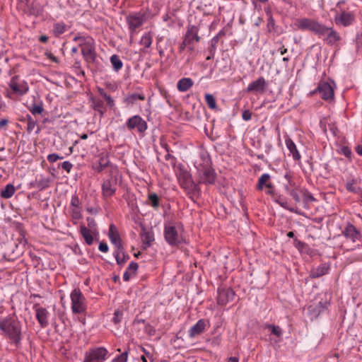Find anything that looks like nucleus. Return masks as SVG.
Listing matches in <instances>:
<instances>
[{
    "mask_svg": "<svg viewBox=\"0 0 362 362\" xmlns=\"http://www.w3.org/2000/svg\"><path fill=\"white\" fill-rule=\"evenodd\" d=\"M1 334L13 344L16 347L21 344L22 339V326L21 322L14 315L0 317Z\"/></svg>",
    "mask_w": 362,
    "mask_h": 362,
    "instance_id": "obj_1",
    "label": "nucleus"
},
{
    "mask_svg": "<svg viewBox=\"0 0 362 362\" xmlns=\"http://www.w3.org/2000/svg\"><path fill=\"white\" fill-rule=\"evenodd\" d=\"M71 309L73 315H78V320L86 323L88 303L83 293L79 288H74L70 293Z\"/></svg>",
    "mask_w": 362,
    "mask_h": 362,
    "instance_id": "obj_2",
    "label": "nucleus"
},
{
    "mask_svg": "<svg viewBox=\"0 0 362 362\" xmlns=\"http://www.w3.org/2000/svg\"><path fill=\"white\" fill-rule=\"evenodd\" d=\"M175 173L180 186L184 189L187 194L192 193L196 188V185L192 179L189 172L185 168L182 164H179L175 168Z\"/></svg>",
    "mask_w": 362,
    "mask_h": 362,
    "instance_id": "obj_3",
    "label": "nucleus"
},
{
    "mask_svg": "<svg viewBox=\"0 0 362 362\" xmlns=\"http://www.w3.org/2000/svg\"><path fill=\"white\" fill-rule=\"evenodd\" d=\"M344 1H339L337 4V10L334 15V22L337 25L348 27L355 21L356 16L353 11H346L341 7Z\"/></svg>",
    "mask_w": 362,
    "mask_h": 362,
    "instance_id": "obj_4",
    "label": "nucleus"
},
{
    "mask_svg": "<svg viewBox=\"0 0 362 362\" xmlns=\"http://www.w3.org/2000/svg\"><path fill=\"white\" fill-rule=\"evenodd\" d=\"M323 23L314 18H298L294 23L296 29L303 31H310L316 35H319L323 26Z\"/></svg>",
    "mask_w": 362,
    "mask_h": 362,
    "instance_id": "obj_5",
    "label": "nucleus"
},
{
    "mask_svg": "<svg viewBox=\"0 0 362 362\" xmlns=\"http://www.w3.org/2000/svg\"><path fill=\"white\" fill-rule=\"evenodd\" d=\"M146 20V14L141 11L132 12L127 16L126 22L128 25L131 38L138 33L137 29L143 25Z\"/></svg>",
    "mask_w": 362,
    "mask_h": 362,
    "instance_id": "obj_6",
    "label": "nucleus"
},
{
    "mask_svg": "<svg viewBox=\"0 0 362 362\" xmlns=\"http://www.w3.org/2000/svg\"><path fill=\"white\" fill-rule=\"evenodd\" d=\"M164 237L166 242L170 245H177L183 241L181 228L172 224L165 225Z\"/></svg>",
    "mask_w": 362,
    "mask_h": 362,
    "instance_id": "obj_7",
    "label": "nucleus"
},
{
    "mask_svg": "<svg viewBox=\"0 0 362 362\" xmlns=\"http://www.w3.org/2000/svg\"><path fill=\"white\" fill-rule=\"evenodd\" d=\"M334 86L335 84L334 81L328 82L325 81H321L318 83L317 88L310 92V95H313L318 93L323 100L326 101H331L333 100L334 95Z\"/></svg>",
    "mask_w": 362,
    "mask_h": 362,
    "instance_id": "obj_8",
    "label": "nucleus"
},
{
    "mask_svg": "<svg viewBox=\"0 0 362 362\" xmlns=\"http://www.w3.org/2000/svg\"><path fill=\"white\" fill-rule=\"evenodd\" d=\"M318 37L322 38L323 41L329 45H337L341 40L340 34L332 27L323 25Z\"/></svg>",
    "mask_w": 362,
    "mask_h": 362,
    "instance_id": "obj_9",
    "label": "nucleus"
},
{
    "mask_svg": "<svg viewBox=\"0 0 362 362\" xmlns=\"http://www.w3.org/2000/svg\"><path fill=\"white\" fill-rule=\"evenodd\" d=\"M8 86L12 93L20 96L27 94L30 89L28 82L21 79L18 76H14L11 78Z\"/></svg>",
    "mask_w": 362,
    "mask_h": 362,
    "instance_id": "obj_10",
    "label": "nucleus"
},
{
    "mask_svg": "<svg viewBox=\"0 0 362 362\" xmlns=\"http://www.w3.org/2000/svg\"><path fill=\"white\" fill-rule=\"evenodd\" d=\"M108 354L107 350L104 347H97L90 349L86 353L83 362H103Z\"/></svg>",
    "mask_w": 362,
    "mask_h": 362,
    "instance_id": "obj_11",
    "label": "nucleus"
},
{
    "mask_svg": "<svg viewBox=\"0 0 362 362\" xmlns=\"http://www.w3.org/2000/svg\"><path fill=\"white\" fill-rule=\"evenodd\" d=\"M129 130H133L136 128L140 133H144L148 128L146 122L139 115H134L129 118L126 122Z\"/></svg>",
    "mask_w": 362,
    "mask_h": 362,
    "instance_id": "obj_12",
    "label": "nucleus"
},
{
    "mask_svg": "<svg viewBox=\"0 0 362 362\" xmlns=\"http://www.w3.org/2000/svg\"><path fill=\"white\" fill-rule=\"evenodd\" d=\"M33 310L35 312L36 319L42 328H45L49 325V311L43 307L40 306L39 304L33 305Z\"/></svg>",
    "mask_w": 362,
    "mask_h": 362,
    "instance_id": "obj_13",
    "label": "nucleus"
},
{
    "mask_svg": "<svg viewBox=\"0 0 362 362\" xmlns=\"http://www.w3.org/2000/svg\"><path fill=\"white\" fill-rule=\"evenodd\" d=\"M209 327L210 323L208 320L200 319L189 329L188 336L189 338L193 339L197 336L202 334L205 329Z\"/></svg>",
    "mask_w": 362,
    "mask_h": 362,
    "instance_id": "obj_14",
    "label": "nucleus"
},
{
    "mask_svg": "<svg viewBox=\"0 0 362 362\" xmlns=\"http://www.w3.org/2000/svg\"><path fill=\"white\" fill-rule=\"evenodd\" d=\"M117 190V180L110 177L105 180L102 185V194L103 197L107 198L112 197Z\"/></svg>",
    "mask_w": 362,
    "mask_h": 362,
    "instance_id": "obj_15",
    "label": "nucleus"
},
{
    "mask_svg": "<svg viewBox=\"0 0 362 362\" xmlns=\"http://www.w3.org/2000/svg\"><path fill=\"white\" fill-rule=\"evenodd\" d=\"M81 53L84 59L87 62H93L96 58V52L95 50V41L93 40L86 45L82 46Z\"/></svg>",
    "mask_w": 362,
    "mask_h": 362,
    "instance_id": "obj_16",
    "label": "nucleus"
},
{
    "mask_svg": "<svg viewBox=\"0 0 362 362\" xmlns=\"http://www.w3.org/2000/svg\"><path fill=\"white\" fill-rule=\"evenodd\" d=\"M235 293L231 288H218L217 302L223 305L233 300Z\"/></svg>",
    "mask_w": 362,
    "mask_h": 362,
    "instance_id": "obj_17",
    "label": "nucleus"
},
{
    "mask_svg": "<svg viewBox=\"0 0 362 362\" xmlns=\"http://www.w3.org/2000/svg\"><path fill=\"white\" fill-rule=\"evenodd\" d=\"M267 87V82L264 77H259L257 80L250 83L246 91L248 93H264Z\"/></svg>",
    "mask_w": 362,
    "mask_h": 362,
    "instance_id": "obj_18",
    "label": "nucleus"
},
{
    "mask_svg": "<svg viewBox=\"0 0 362 362\" xmlns=\"http://www.w3.org/2000/svg\"><path fill=\"white\" fill-rule=\"evenodd\" d=\"M199 28L196 25H189L187 32L185 35L184 40L185 42L189 45H192L194 42H199L201 37L198 35Z\"/></svg>",
    "mask_w": 362,
    "mask_h": 362,
    "instance_id": "obj_19",
    "label": "nucleus"
},
{
    "mask_svg": "<svg viewBox=\"0 0 362 362\" xmlns=\"http://www.w3.org/2000/svg\"><path fill=\"white\" fill-rule=\"evenodd\" d=\"M108 235L111 243L115 246L116 249L123 247L119 232L114 224L110 226Z\"/></svg>",
    "mask_w": 362,
    "mask_h": 362,
    "instance_id": "obj_20",
    "label": "nucleus"
},
{
    "mask_svg": "<svg viewBox=\"0 0 362 362\" xmlns=\"http://www.w3.org/2000/svg\"><path fill=\"white\" fill-rule=\"evenodd\" d=\"M342 234L346 238L351 240L354 243L356 242L361 236L360 232L351 223H348L346 225L342 230Z\"/></svg>",
    "mask_w": 362,
    "mask_h": 362,
    "instance_id": "obj_21",
    "label": "nucleus"
},
{
    "mask_svg": "<svg viewBox=\"0 0 362 362\" xmlns=\"http://www.w3.org/2000/svg\"><path fill=\"white\" fill-rule=\"evenodd\" d=\"M140 238L144 249L150 247L154 241L153 233L151 230L146 229L144 227L141 228Z\"/></svg>",
    "mask_w": 362,
    "mask_h": 362,
    "instance_id": "obj_22",
    "label": "nucleus"
},
{
    "mask_svg": "<svg viewBox=\"0 0 362 362\" xmlns=\"http://www.w3.org/2000/svg\"><path fill=\"white\" fill-rule=\"evenodd\" d=\"M50 182L51 180L49 177L40 175L35 178L34 182L30 183V185L40 191H42L49 187Z\"/></svg>",
    "mask_w": 362,
    "mask_h": 362,
    "instance_id": "obj_23",
    "label": "nucleus"
},
{
    "mask_svg": "<svg viewBox=\"0 0 362 362\" xmlns=\"http://www.w3.org/2000/svg\"><path fill=\"white\" fill-rule=\"evenodd\" d=\"M286 146L290 152V155L292 156L294 160L299 161L301 158V156L297 149L296 145L293 140L288 136L285 139Z\"/></svg>",
    "mask_w": 362,
    "mask_h": 362,
    "instance_id": "obj_24",
    "label": "nucleus"
},
{
    "mask_svg": "<svg viewBox=\"0 0 362 362\" xmlns=\"http://www.w3.org/2000/svg\"><path fill=\"white\" fill-rule=\"evenodd\" d=\"M90 100L91 102V107L94 110L99 112L100 117H103L106 111V107L104 101L101 98L95 96H91Z\"/></svg>",
    "mask_w": 362,
    "mask_h": 362,
    "instance_id": "obj_25",
    "label": "nucleus"
},
{
    "mask_svg": "<svg viewBox=\"0 0 362 362\" xmlns=\"http://www.w3.org/2000/svg\"><path fill=\"white\" fill-rule=\"evenodd\" d=\"M216 173L211 168H207L204 169L203 175L201 177L202 182L206 185H211L215 182Z\"/></svg>",
    "mask_w": 362,
    "mask_h": 362,
    "instance_id": "obj_26",
    "label": "nucleus"
},
{
    "mask_svg": "<svg viewBox=\"0 0 362 362\" xmlns=\"http://www.w3.org/2000/svg\"><path fill=\"white\" fill-rule=\"evenodd\" d=\"M194 85V81L190 78H182L177 83V88L180 92L189 90Z\"/></svg>",
    "mask_w": 362,
    "mask_h": 362,
    "instance_id": "obj_27",
    "label": "nucleus"
},
{
    "mask_svg": "<svg viewBox=\"0 0 362 362\" xmlns=\"http://www.w3.org/2000/svg\"><path fill=\"white\" fill-rule=\"evenodd\" d=\"M80 233L86 243L88 245H91L93 243V235H95V232L93 231L92 230H89L86 226L81 225L80 226Z\"/></svg>",
    "mask_w": 362,
    "mask_h": 362,
    "instance_id": "obj_28",
    "label": "nucleus"
},
{
    "mask_svg": "<svg viewBox=\"0 0 362 362\" xmlns=\"http://www.w3.org/2000/svg\"><path fill=\"white\" fill-rule=\"evenodd\" d=\"M138 267L139 266L137 263L134 262H131L123 274L124 281H128L132 277L135 276Z\"/></svg>",
    "mask_w": 362,
    "mask_h": 362,
    "instance_id": "obj_29",
    "label": "nucleus"
},
{
    "mask_svg": "<svg viewBox=\"0 0 362 362\" xmlns=\"http://www.w3.org/2000/svg\"><path fill=\"white\" fill-rule=\"evenodd\" d=\"M329 270V266L324 264H321L315 269L311 270L310 276L312 279L319 278L328 273Z\"/></svg>",
    "mask_w": 362,
    "mask_h": 362,
    "instance_id": "obj_30",
    "label": "nucleus"
},
{
    "mask_svg": "<svg viewBox=\"0 0 362 362\" xmlns=\"http://www.w3.org/2000/svg\"><path fill=\"white\" fill-rule=\"evenodd\" d=\"M68 30V27L64 22H56L53 25L52 33L55 37H59Z\"/></svg>",
    "mask_w": 362,
    "mask_h": 362,
    "instance_id": "obj_31",
    "label": "nucleus"
},
{
    "mask_svg": "<svg viewBox=\"0 0 362 362\" xmlns=\"http://www.w3.org/2000/svg\"><path fill=\"white\" fill-rule=\"evenodd\" d=\"M93 39L87 34H83L81 33H78L75 35L73 40L76 42L78 43L79 47H82V46L86 45V43L90 42Z\"/></svg>",
    "mask_w": 362,
    "mask_h": 362,
    "instance_id": "obj_32",
    "label": "nucleus"
},
{
    "mask_svg": "<svg viewBox=\"0 0 362 362\" xmlns=\"http://www.w3.org/2000/svg\"><path fill=\"white\" fill-rule=\"evenodd\" d=\"M270 175L268 173H264L262 174L258 179L256 189L259 191H261L263 189L264 187H267V185L268 183H271L270 181Z\"/></svg>",
    "mask_w": 362,
    "mask_h": 362,
    "instance_id": "obj_33",
    "label": "nucleus"
},
{
    "mask_svg": "<svg viewBox=\"0 0 362 362\" xmlns=\"http://www.w3.org/2000/svg\"><path fill=\"white\" fill-rule=\"evenodd\" d=\"M69 212L71 217L74 224H76L77 221L82 218V207L69 208Z\"/></svg>",
    "mask_w": 362,
    "mask_h": 362,
    "instance_id": "obj_34",
    "label": "nucleus"
},
{
    "mask_svg": "<svg viewBox=\"0 0 362 362\" xmlns=\"http://www.w3.org/2000/svg\"><path fill=\"white\" fill-rule=\"evenodd\" d=\"M117 263L119 265H122L125 263L127 259L129 258V256L127 255H125L123 247L119 249H116V250L114 252Z\"/></svg>",
    "mask_w": 362,
    "mask_h": 362,
    "instance_id": "obj_35",
    "label": "nucleus"
},
{
    "mask_svg": "<svg viewBox=\"0 0 362 362\" xmlns=\"http://www.w3.org/2000/svg\"><path fill=\"white\" fill-rule=\"evenodd\" d=\"M16 189L12 184H8L1 192V197L4 199L11 198L15 193Z\"/></svg>",
    "mask_w": 362,
    "mask_h": 362,
    "instance_id": "obj_36",
    "label": "nucleus"
},
{
    "mask_svg": "<svg viewBox=\"0 0 362 362\" xmlns=\"http://www.w3.org/2000/svg\"><path fill=\"white\" fill-rule=\"evenodd\" d=\"M111 64L115 71H119L123 66V63L117 54H113L110 57Z\"/></svg>",
    "mask_w": 362,
    "mask_h": 362,
    "instance_id": "obj_37",
    "label": "nucleus"
},
{
    "mask_svg": "<svg viewBox=\"0 0 362 362\" xmlns=\"http://www.w3.org/2000/svg\"><path fill=\"white\" fill-rule=\"evenodd\" d=\"M285 190L286 193L288 194L296 203H299L300 202V197L298 187L289 188L288 186H285Z\"/></svg>",
    "mask_w": 362,
    "mask_h": 362,
    "instance_id": "obj_38",
    "label": "nucleus"
},
{
    "mask_svg": "<svg viewBox=\"0 0 362 362\" xmlns=\"http://www.w3.org/2000/svg\"><path fill=\"white\" fill-rule=\"evenodd\" d=\"M97 90L100 96H101L105 100L106 103L108 106H110V107L114 106V100L112 98L110 95L107 94V93L105 91L103 88L98 87Z\"/></svg>",
    "mask_w": 362,
    "mask_h": 362,
    "instance_id": "obj_39",
    "label": "nucleus"
},
{
    "mask_svg": "<svg viewBox=\"0 0 362 362\" xmlns=\"http://www.w3.org/2000/svg\"><path fill=\"white\" fill-rule=\"evenodd\" d=\"M28 110L34 115H41L44 111L42 103H33L28 107Z\"/></svg>",
    "mask_w": 362,
    "mask_h": 362,
    "instance_id": "obj_40",
    "label": "nucleus"
},
{
    "mask_svg": "<svg viewBox=\"0 0 362 362\" xmlns=\"http://www.w3.org/2000/svg\"><path fill=\"white\" fill-rule=\"evenodd\" d=\"M152 35L150 33H146L141 38L140 44L145 47L148 48L152 44Z\"/></svg>",
    "mask_w": 362,
    "mask_h": 362,
    "instance_id": "obj_41",
    "label": "nucleus"
},
{
    "mask_svg": "<svg viewBox=\"0 0 362 362\" xmlns=\"http://www.w3.org/2000/svg\"><path fill=\"white\" fill-rule=\"evenodd\" d=\"M276 202L278 203L284 209L288 210L291 212L297 213V211L295 209V208L290 206L288 203L287 202V201L285 199H284L281 197H279L276 199Z\"/></svg>",
    "mask_w": 362,
    "mask_h": 362,
    "instance_id": "obj_42",
    "label": "nucleus"
},
{
    "mask_svg": "<svg viewBox=\"0 0 362 362\" xmlns=\"http://www.w3.org/2000/svg\"><path fill=\"white\" fill-rule=\"evenodd\" d=\"M149 204L154 209H158L159 206V197L156 193H150L148 195Z\"/></svg>",
    "mask_w": 362,
    "mask_h": 362,
    "instance_id": "obj_43",
    "label": "nucleus"
},
{
    "mask_svg": "<svg viewBox=\"0 0 362 362\" xmlns=\"http://www.w3.org/2000/svg\"><path fill=\"white\" fill-rule=\"evenodd\" d=\"M204 98H205V102L210 109L214 110L216 108V99L213 95H211L210 93H206V94H205Z\"/></svg>",
    "mask_w": 362,
    "mask_h": 362,
    "instance_id": "obj_44",
    "label": "nucleus"
},
{
    "mask_svg": "<svg viewBox=\"0 0 362 362\" xmlns=\"http://www.w3.org/2000/svg\"><path fill=\"white\" fill-rule=\"evenodd\" d=\"M267 328L269 329L271 332L276 337H281L282 336V329L280 328V327L268 325H267Z\"/></svg>",
    "mask_w": 362,
    "mask_h": 362,
    "instance_id": "obj_45",
    "label": "nucleus"
},
{
    "mask_svg": "<svg viewBox=\"0 0 362 362\" xmlns=\"http://www.w3.org/2000/svg\"><path fill=\"white\" fill-rule=\"evenodd\" d=\"M25 119L27 120V130L31 132L36 125V122L30 115H26Z\"/></svg>",
    "mask_w": 362,
    "mask_h": 362,
    "instance_id": "obj_46",
    "label": "nucleus"
},
{
    "mask_svg": "<svg viewBox=\"0 0 362 362\" xmlns=\"http://www.w3.org/2000/svg\"><path fill=\"white\" fill-rule=\"evenodd\" d=\"M145 98V95L143 94L133 93L130 95L127 100H128L129 103L133 104L136 100H144Z\"/></svg>",
    "mask_w": 362,
    "mask_h": 362,
    "instance_id": "obj_47",
    "label": "nucleus"
},
{
    "mask_svg": "<svg viewBox=\"0 0 362 362\" xmlns=\"http://www.w3.org/2000/svg\"><path fill=\"white\" fill-rule=\"evenodd\" d=\"M81 207V202L79 200L78 197L76 194H74L71 197L70 205L69 208H77Z\"/></svg>",
    "mask_w": 362,
    "mask_h": 362,
    "instance_id": "obj_48",
    "label": "nucleus"
},
{
    "mask_svg": "<svg viewBox=\"0 0 362 362\" xmlns=\"http://www.w3.org/2000/svg\"><path fill=\"white\" fill-rule=\"evenodd\" d=\"M303 200L305 203H310L315 201V199L313 196V194L309 192L308 191H303Z\"/></svg>",
    "mask_w": 362,
    "mask_h": 362,
    "instance_id": "obj_49",
    "label": "nucleus"
},
{
    "mask_svg": "<svg viewBox=\"0 0 362 362\" xmlns=\"http://www.w3.org/2000/svg\"><path fill=\"white\" fill-rule=\"evenodd\" d=\"M346 189L351 192L356 193L358 192V188L356 186V183L354 180H351L348 182L346 184Z\"/></svg>",
    "mask_w": 362,
    "mask_h": 362,
    "instance_id": "obj_50",
    "label": "nucleus"
},
{
    "mask_svg": "<svg viewBox=\"0 0 362 362\" xmlns=\"http://www.w3.org/2000/svg\"><path fill=\"white\" fill-rule=\"evenodd\" d=\"M98 163L102 167L106 168L110 163L108 156L107 154L100 155Z\"/></svg>",
    "mask_w": 362,
    "mask_h": 362,
    "instance_id": "obj_51",
    "label": "nucleus"
},
{
    "mask_svg": "<svg viewBox=\"0 0 362 362\" xmlns=\"http://www.w3.org/2000/svg\"><path fill=\"white\" fill-rule=\"evenodd\" d=\"M86 221L88 223V229L92 230L93 231L96 233L97 228H96V223H95V220L93 218L88 217L86 218Z\"/></svg>",
    "mask_w": 362,
    "mask_h": 362,
    "instance_id": "obj_52",
    "label": "nucleus"
},
{
    "mask_svg": "<svg viewBox=\"0 0 362 362\" xmlns=\"http://www.w3.org/2000/svg\"><path fill=\"white\" fill-rule=\"evenodd\" d=\"M267 27V30L269 33L274 30L275 21L272 16H269L268 18Z\"/></svg>",
    "mask_w": 362,
    "mask_h": 362,
    "instance_id": "obj_53",
    "label": "nucleus"
},
{
    "mask_svg": "<svg viewBox=\"0 0 362 362\" xmlns=\"http://www.w3.org/2000/svg\"><path fill=\"white\" fill-rule=\"evenodd\" d=\"M64 157L63 156H59L58 154L57 153H52V154H49L47 156V160L49 162V163H54L56 162L57 160H62L63 159Z\"/></svg>",
    "mask_w": 362,
    "mask_h": 362,
    "instance_id": "obj_54",
    "label": "nucleus"
},
{
    "mask_svg": "<svg viewBox=\"0 0 362 362\" xmlns=\"http://www.w3.org/2000/svg\"><path fill=\"white\" fill-rule=\"evenodd\" d=\"M127 352H124L116 358L113 362H127Z\"/></svg>",
    "mask_w": 362,
    "mask_h": 362,
    "instance_id": "obj_55",
    "label": "nucleus"
},
{
    "mask_svg": "<svg viewBox=\"0 0 362 362\" xmlns=\"http://www.w3.org/2000/svg\"><path fill=\"white\" fill-rule=\"evenodd\" d=\"M73 167V164L69 161H64L62 163V168L63 170H66L67 173H69Z\"/></svg>",
    "mask_w": 362,
    "mask_h": 362,
    "instance_id": "obj_56",
    "label": "nucleus"
},
{
    "mask_svg": "<svg viewBox=\"0 0 362 362\" xmlns=\"http://www.w3.org/2000/svg\"><path fill=\"white\" fill-rule=\"evenodd\" d=\"M242 118L245 121H249L252 119V112L249 110L243 111Z\"/></svg>",
    "mask_w": 362,
    "mask_h": 362,
    "instance_id": "obj_57",
    "label": "nucleus"
},
{
    "mask_svg": "<svg viewBox=\"0 0 362 362\" xmlns=\"http://www.w3.org/2000/svg\"><path fill=\"white\" fill-rule=\"evenodd\" d=\"M100 251L103 252H107L108 251V245L106 243H100L98 247Z\"/></svg>",
    "mask_w": 362,
    "mask_h": 362,
    "instance_id": "obj_58",
    "label": "nucleus"
},
{
    "mask_svg": "<svg viewBox=\"0 0 362 362\" xmlns=\"http://www.w3.org/2000/svg\"><path fill=\"white\" fill-rule=\"evenodd\" d=\"M267 194H274V185L271 182V183H268L267 185Z\"/></svg>",
    "mask_w": 362,
    "mask_h": 362,
    "instance_id": "obj_59",
    "label": "nucleus"
},
{
    "mask_svg": "<svg viewBox=\"0 0 362 362\" xmlns=\"http://www.w3.org/2000/svg\"><path fill=\"white\" fill-rule=\"evenodd\" d=\"M114 315H115L113 317L114 322L118 323L120 321L119 317L122 315V313L119 310H117L115 312Z\"/></svg>",
    "mask_w": 362,
    "mask_h": 362,
    "instance_id": "obj_60",
    "label": "nucleus"
},
{
    "mask_svg": "<svg viewBox=\"0 0 362 362\" xmlns=\"http://www.w3.org/2000/svg\"><path fill=\"white\" fill-rule=\"evenodd\" d=\"M189 46V45L187 42H185V40L183 39L182 42L179 46V50L180 52L184 51L186 47Z\"/></svg>",
    "mask_w": 362,
    "mask_h": 362,
    "instance_id": "obj_61",
    "label": "nucleus"
},
{
    "mask_svg": "<svg viewBox=\"0 0 362 362\" xmlns=\"http://www.w3.org/2000/svg\"><path fill=\"white\" fill-rule=\"evenodd\" d=\"M342 152H343V154L345 156H346L348 158L351 156V151L349 150V148H347V147L343 148H342Z\"/></svg>",
    "mask_w": 362,
    "mask_h": 362,
    "instance_id": "obj_62",
    "label": "nucleus"
},
{
    "mask_svg": "<svg viewBox=\"0 0 362 362\" xmlns=\"http://www.w3.org/2000/svg\"><path fill=\"white\" fill-rule=\"evenodd\" d=\"M166 150L168 151V153L165 156V159L166 160H173V161H175L176 158L173 156H172L170 153H169V151H168V148H166Z\"/></svg>",
    "mask_w": 362,
    "mask_h": 362,
    "instance_id": "obj_63",
    "label": "nucleus"
},
{
    "mask_svg": "<svg viewBox=\"0 0 362 362\" xmlns=\"http://www.w3.org/2000/svg\"><path fill=\"white\" fill-rule=\"evenodd\" d=\"M8 120L7 119H2L0 120V129L4 128L7 125Z\"/></svg>",
    "mask_w": 362,
    "mask_h": 362,
    "instance_id": "obj_64",
    "label": "nucleus"
}]
</instances>
